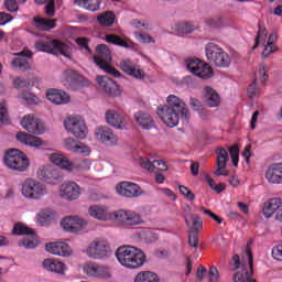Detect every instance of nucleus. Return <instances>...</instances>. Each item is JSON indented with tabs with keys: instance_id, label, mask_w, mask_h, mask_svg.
I'll return each instance as SVG.
<instances>
[{
	"instance_id": "2eb2a0df",
	"label": "nucleus",
	"mask_w": 282,
	"mask_h": 282,
	"mask_svg": "<svg viewBox=\"0 0 282 282\" xmlns=\"http://www.w3.org/2000/svg\"><path fill=\"white\" fill-rule=\"evenodd\" d=\"M216 155V170L214 174L216 175V177H220V175H224V177H228V175H230V171L226 170L228 160L230 158L228 155V151L224 148H217Z\"/></svg>"
},
{
	"instance_id": "0e129e2a",
	"label": "nucleus",
	"mask_w": 282,
	"mask_h": 282,
	"mask_svg": "<svg viewBox=\"0 0 282 282\" xmlns=\"http://www.w3.org/2000/svg\"><path fill=\"white\" fill-rule=\"evenodd\" d=\"M135 39L140 43H155V40H153L151 35L147 33H135Z\"/></svg>"
},
{
	"instance_id": "8fccbe9b",
	"label": "nucleus",
	"mask_w": 282,
	"mask_h": 282,
	"mask_svg": "<svg viewBox=\"0 0 282 282\" xmlns=\"http://www.w3.org/2000/svg\"><path fill=\"white\" fill-rule=\"evenodd\" d=\"M10 122V116L8 115V106L6 101L0 104V127L1 124H8Z\"/></svg>"
},
{
	"instance_id": "c9c22d12",
	"label": "nucleus",
	"mask_w": 282,
	"mask_h": 282,
	"mask_svg": "<svg viewBox=\"0 0 282 282\" xmlns=\"http://www.w3.org/2000/svg\"><path fill=\"white\" fill-rule=\"evenodd\" d=\"M205 100L208 105V107H219V104L221 102V98L219 97V94L212 87H205Z\"/></svg>"
},
{
	"instance_id": "72a5a7b5",
	"label": "nucleus",
	"mask_w": 282,
	"mask_h": 282,
	"mask_svg": "<svg viewBox=\"0 0 282 282\" xmlns=\"http://www.w3.org/2000/svg\"><path fill=\"white\" fill-rule=\"evenodd\" d=\"M135 122H138L139 127L142 129H153L155 127V122L153 121V118H151V115L140 111L134 115Z\"/></svg>"
},
{
	"instance_id": "69168bd1",
	"label": "nucleus",
	"mask_w": 282,
	"mask_h": 282,
	"mask_svg": "<svg viewBox=\"0 0 282 282\" xmlns=\"http://www.w3.org/2000/svg\"><path fill=\"white\" fill-rule=\"evenodd\" d=\"M278 50L279 48L276 47V45L267 42V45L264 46V50L262 52L263 58H268L270 54H274V52H276Z\"/></svg>"
},
{
	"instance_id": "680f3d73",
	"label": "nucleus",
	"mask_w": 282,
	"mask_h": 282,
	"mask_svg": "<svg viewBox=\"0 0 282 282\" xmlns=\"http://www.w3.org/2000/svg\"><path fill=\"white\" fill-rule=\"evenodd\" d=\"M199 210H202V213H204V215H207V217H210L212 219H214V221H216L217 224H223L224 223V219L221 217L217 216L210 209H206L204 206H202L199 208Z\"/></svg>"
},
{
	"instance_id": "412c9836",
	"label": "nucleus",
	"mask_w": 282,
	"mask_h": 282,
	"mask_svg": "<svg viewBox=\"0 0 282 282\" xmlns=\"http://www.w3.org/2000/svg\"><path fill=\"white\" fill-rule=\"evenodd\" d=\"M37 177L39 180H42V182H46V184H58L62 180L58 171L50 165L40 167L37 171Z\"/></svg>"
},
{
	"instance_id": "f257e3e1",
	"label": "nucleus",
	"mask_w": 282,
	"mask_h": 282,
	"mask_svg": "<svg viewBox=\"0 0 282 282\" xmlns=\"http://www.w3.org/2000/svg\"><path fill=\"white\" fill-rule=\"evenodd\" d=\"M158 116L164 124L172 129L180 124V118L184 122L191 120V111L186 107V102L175 95L167 96L166 105L158 108Z\"/></svg>"
},
{
	"instance_id": "09e8293b",
	"label": "nucleus",
	"mask_w": 282,
	"mask_h": 282,
	"mask_svg": "<svg viewBox=\"0 0 282 282\" xmlns=\"http://www.w3.org/2000/svg\"><path fill=\"white\" fill-rule=\"evenodd\" d=\"M141 239H144V241H147V243H153V241H158L159 237L155 234V231L145 229V230L141 231Z\"/></svg>"
},
{
	"instance_id": "6e6552de",
	"label": "nucleus",
	"mask_w": 282,
	"mask_h": 282,
	"mask_svg": "<svg viewBox=\"0 0 282 282\" xmlns=\"http://www.w3.org/2000/svg\"><path fill=\"white\" fill-rule=\"evenodd\" d=\"M22 195L26 199H42L47 195V188L41 182L29 178L22 184Z\"/></svg>"
},
{
	"instance_id": "58836bf2",
	"label": "nucleus",
	"mask_w": 282,
	"mask_h": 282,
	"mask_svg": "<svg viewBox=\"0 0 282 282\" xmlns=\"http://www.w3.org/2000/svg\"><path fill=\"white\" fill-rule=\"evenodd\" d=\"M36 234L30 235L31 237L23 238L19 240L18 246L20 248H26V250H32L39 246V239L35 237Z\"/></svg>"
},
{
	"instance_id": "4be33fe9",
	"label": "nucleus",
	"mask_w": 282,
	"mask_h": 282,
	"mask_svg": "<svg viewBox=\"0 0 282 282\" xmlns=\"http://www.w3.org/2000/svg\"><path fill=\"white\" fill-rule=\"evenodd\" d=\"M21 126L25 131H29V133H35L36 135H41V133L45 131V127L41 123V120L32 115L24 116Z\"/></svg>"
},
{
	"instance_id": "20e7f679",
	"label": "nucleus",
	"mask_w": 282,
	"mask_h": 282,
	"mask_svg": "<svg viewBox=\"0 0 282 282\" xmlns=\"http://www.w3.org/2000/svg\"><path fill=\"white\" fill-rule=\"evenodd\" d=\"M206 57L210 65L215 67H230V55L215 43H208L205 47Z\"/></svg>"
},
{
	"instance_id": "f3484780",
	"label": "nucleus",
	"mask_w": 282,
	"mask_h": 282,
	"mask_svg": "<svg viewBox=\"0 0 282 282\" xmlns=\"http://www.w3.org/2000/svg\"><path fill=\"white\" fill-rule=\"evenodd\" d=\"M63 85L66 89H70V91H78V89H83V76H79L76 70L67 69L64 72Z\"/></svg>"
},
{
	"instance_id": "49530a36",
	"label": "nucleus",
	"mask_w": 282,
	"mask_h": 282,
	"mask_svg": "<svg viewBox=\"0 0 282 282\" xmlns=\"http://www.w3.org/2000/svg\"><path fill=\"white\" fill-rule=\"evenodd\" d=\"M258 28L259 30H258V34L256 36V42H254V45L252 46V50H257V47H259L260 41H262V43H265V39H268V29L261 28V24H259Z\"/></svg>"
},
{
	"instance_id": "13d9d810",
	"label": "nucleus",
	"mask_w": 282,
	"mask_h": 282,
	"mask_svg": "<svg viewBox=\"0 0 282 282\" xmlns=\"http://www.w3.org/2000/svg\"><path fill=\"white\" fill-rule=\"evenodd\" d=\"M178 189H180L181 195L186 197V199H189V202H194L195 200V194L193 193V191H191V188H188V187H186L184 185H180Z\"/></svg>"
},
{
	"instance_id": "5fc2aeb1",
	"label": "nucleus",
	"mask_w": 282,
	"mask_h": 282,
	"mask_svg": "<svg viewBox=\"0 0 282 282\" xmlns=\"http://www.w3.org/2000/svg\"><path fill=\"white\" fill-rule=\"evenodd\" d=\"M156 171H169V165L163 160H154L152 162V173Z\"/></svg>"
},
{
	"instance_id": "393cba45",
	"label": "nucleus",
	"mask_w": 282,
	"mask_h": 282,
	"mask_svg": "<svg viewBox=\"0 0 282 282\" xmlns=\"http://www.w3.org/2000/svg\"><path fill=\"white\" fill-rule=\"evenodd\" d=\"M15 55L18 57L13 58V61L11 62V65L13 67L20 69L21 72H28V69H31L30 62L28 61V58H32V51L24 50L20 53H17Z\"/></svg>"
},
{
	"instance_id": "bb28decb",
	"label": "nucleus",
	"mask_w": 282,
	"mask_h": 282,
	"mask_svg": "<svg viewBox=\"0 0 282 282\" xmlns=\"http://www.w3.org/2000/svg\"><path fill=\"white\" fill-rule=\"evenodd\" d=\"M15 138L22 144L34 147L35 149H41V147H45L46 144L45 141H43L41 138L29 134L28 132H18Z\"/></svg>"
},
{
	"instance_id": "2f4dec72",
	"label": "nucleus",
	"mask_w": 282,
	"mask_h": 282,
	"mask_svg": "<svg viewBox=\"0 0 282 282\" xmlns=\"http://www.w3.org/2000/svg\"><path fill=\"white\" fill-rule=\"evenodd\" d=\"M281 206H282L281 198H271L264 203L262 213H263L264 217L270 219V217H272V215H274V213H276V210H279V208H281Z\"/></svg>"
},
{
	"instance_id": "37998d69",
	"label": "nucleus",
	"mask_w": 282,
	"mask_h": 282,
	"mask_svg": "<svg viewBox=\"0 0 282 282\" xmlns=\"http://www.w3.org/2000/svg\"><path fill=\"white\" fill-rule=\"evenodd\" d=\"M193 226L189 229V232H202L204 230V220H202V217L199 215L193 214L191 216Z\"/></svg>"
},
{
	"instance_id": "e433bc0d",
	"label": "nucleus",
	"mask_w": 282,
	"mask_h": 282,
	"mask_svg": "<svg viewBox=\"0 0 282 282\" xmlns=\"http://www.w3.org/2000/svg\"><path fill=\"white\" fill-rule=\"evenodd\" d=\"M106 122L115 129H122V117L116 110H108L106 112Z\"/></svg>"
},
{
	"instance_id": "f03ea898",
	"label": "nucleus",
	"mask_w": 282,
	"mask_h": 282,
	"mask_svg": "<svg viewBox=\"0 0 282 282\" xmlns=\"http://www.w3.org/2000/svg\"><path fill=\"white\" fill-rule=\"evenodd\" d=\"M115 254L119 263L129 270H138L147 261L144 252L133 246L119 247Z\"/></svg>"
},
{
	"instance_id": "a19ab883",
	"label": "nucleus",
	"mask_w": 282,
	"mask_h": 282,
	"mask_svg": "<svg viewBox=\"0 0 282 282\" xmlns=\"http://www.w3.org/2000/svg\"><path fill=\"white\" fill-rule=\"evenodd\" d=\"M134 282H160L158 274L151 271H144L137 274Z\"/></svg>"
},
{
	"instance_id": "39448f33",
	"label": "nucleus",
	"mask_w": 282,
	"mask_h": 282,
	"mask_svg": "<svg viewBox=\"0 0 282 282\" xmlns=\"http://www.w3.org/2000/svg\"><path fill=\"white\" fill-rule=\"evenodd\" d=\"M50 160L53 164L59 166V169H63L64 171H74L76 169L78 171H89V169H91V161L88 159L75 160L73 163L67 156H63V154H52Z\"/></svg>"
},
{
	"instance_id": "7c9ffc66",
	"label": "nucleus",
	"mask_w": 282,
	"mask_h": 282,
	"mask_svg": "<svg viewBox=\"0 0 282 282\" xmlns=\"http://www.w3.org/2000/svg\"><path fill=\"white\" fill-rule=\"evenodd\" d=\"M88 214L90 217H94V219H99V221H108V219L111 217V213H109L107 207L98 205L90 206Z\"/></svg>"
},
{
	"instance_id": "9d476101",
	"label": "nucleus",
	"mask_w": 282,
	"mask_h": 282,
	"mask_svg": "<svg viewBox=\"0 0 282 282\" xmlns=\"http://www.w3.org/2000/svg\"><path fill=\"white\" fill-rule=\"evenodd\" d=\"M64 127L68 133H72L77 140L87 138V126L79 117H69L64 121Z\"/></svg>"
},
{
	"instance_id": "5701e85b",
	"label": "nucleus",
	"mask_w": 282,
	"mask_h": 282,
	"mask_svg": "<svg viewBox=\"0 0 282 282\" xmlns=\"http://www.w3.org/2000/svg\"><path fill=\"white\" fill-rule=\"evenodd\" d=\"M97 83L100 89H102V91L108 96H112V98L120 96V88L118 87V84L108 76H97Z\"/></svg>"
},
{
	"instance_id": "1a4fd4ad",
	"label": "nucleus",
	"mask_w": 282,
	"mask_h": 282,
	"mask_svg": "<svg viewBox=\"0 0 282 282\" xmlns=\"http://www.w3.org/2000/svg\"><path fill=\"white\" fill-rule=\"evenodd\" d=\"M185 65L187 69L198 78H213V67L199 58H187Z\"/></svg>"
},
{
	"instance_id": "a18cd8bd",
	"label": "nucleus",
	"mask_w": 282,
	"mask_h": 282,
	"mask_svg": "<svg viewBox=\"0 0 282 282\" xmlns=\"http://www.w3.org/2000/svg\"><path fill=\"white\" fill-rule=\"evenodd\" d=\"M65 149L67 151H73L74 153H84L83 147L78 145L76 143V140L74 138H68L65 140Z\"/></svg>"
},
{
	"instance_id": "3c124183",
	"label": "nucleus",
	"mask_w": 282,
	"mask_h": 282,
	"mask_svg": "<svg viewBox=\"0 0 282 282\" xmlns=\"http://www.w3.org/2000/svg\"><path fill=\"white\" fill-rule=\"evenodd\" d=\"M44 13L48 19L55 17L56 14V2L54 0H48L44 7Z\"/></svg>"
},
{
	"instance_id": "423d86ee",
	"label": "nucleus",
	"mask_w": 282,
	"mask_h": 282,
	"mask_svg": "<svg viewBox=\"0 0 282 282\" xmlns=\"http://www.w3.org/2000/svg\"><path fill=\"white\" fill-rule=\"evenodd\" d=\"M4 164L12 171H19L20 173H23V171H28L30 161L28 160L25 153L17 149H11L4 154Z\"/></svg>"
},
{
	"instance_id": "bf43d9fd",
	"label": "nucleus",
	"mask_w": 282,
	"mask_h": 282,
	"mask_svg": "<svg viewBox=\"0 0 282 282\" xmlns=\"http://www.w3.org/2000/svg\"><path fill=\"white\" fill-rule=\"evenodd\" d=\"M138 164L141 166V169H145V171H149L152 173L153 171V162H150L148 158H139Z\"/></svg>"
},
{
	"instance_id": "b1692460",
	"label": "nucleus",
	"mask_w": 282,
	"mask_h": 282,
	"mask_svg": "<svg viewBox=\"0 0 282 282\" xmlns=\"http://www.w3.org/2000/svg\"><path fill=\"white\" fill-rule=\"evenodd\" d=\"M93 61L97 67H102L108 63H111V51L109 50V46H107V44L97 45Z\"/></svg>"
},
{
	"instance_id": "79ce46f5",
	"label": "nucleus",
	"mask_w": 282,
	"mask_h": 282,
	"mask_svg": "<svg viewBox=\"0 0 282 282\" xmlns=\"http://www.w3.org/2000/svg\"><path fill=\"white\" fill-rule=\"evenodd\" d=\"M106 43H110L111 45H118L119 47L129 48V43H127V41L122 40V37L116 34H107Z\"/></svg>"
},
{
	"instance_id": "864d4df0",
	"label": "nucleus",
	"mask_w": 282,
	"mask_h": 282,
	"mask_svg": "<svg viewBox=\"0 0 282 282\" xmlns=\"http://www.w3.org/2000/svg\"><path fill=\"white\" fill-rule=\"evenodd\" d=\"M13 85L15 87V89H32V84H30V80L21 78V77H17L13 80Z\"/></svg>"
},
{
	"instance_id": "4c0bfd02",
	"label": "nucleus",
	"mask_w": 282,
	"mask_h": 282,
	"mask_svg": "<svg viewBox=\"0 0 282 282\" xmlns=\"http://www.w3.org/2000/svg\"><path fill=\"white\" fill-rule=\"evenodd\" d=\"M74 4L90 12H98L100 10V0H74Z\"/></svg>"
},
{
	"instance_id": "c85d7f7f",
	"label": "nucleus",
	"mask_w": 282,
	"mask_h": 282,
	"mask_svg": "<svg viewBox=\"0 0 282 282\" xmlns=\"http://www.w3.org/2000/svg\"><path fill=\"white\" fill-rule=\"evenodd\" d=\"M265 177L270 184H282V163L271 164L265 172Z\"/></svg>"
},
{
	"instance_id": "6ab92c4d",
	"label": "nucleus",
	"mask_w": 282,
	"mask_h": 282,
	"mask_svg": "<svg viewBox=\"0 0 282 282\" xmlns=\"http://www.w3.org/2000/svg\"><path fill=\"white\" fill-rule=\"evenodd\" d=\"M95 135L97 140L106 147H116V144H118V135H116L113 130L108 127H99L96 130Z\"/></svg>"
},
{
	"instance_id": "338daca9",
	"label": "nucleus",
	"mask_w": 282,
	"mask_h": 282,
	"mask_svg": "<svg viewBox=\"0 0 282 282\" xmlns=\"http://www.w3.org/2000/svg\"><path fill=\"white\" fill-rule=\"evenodd\" d=\"M208 276H209V282H218L219 281V270H217L216 267H210Z\"/></svg>"
},
{
	"instance_id": "7ed1b4c3",
	"label": "nucleus",
	"mask_w": 282,
	"mask_h": 282,
	"mask_svg": "<svg viewBox=\"0 0 282 282\" xmlns=\"http://www.w3.org/2000/svg\"><path fill=\"white\" fill-rule=\"evenodd\" d=\"M35 50H37V52H46V54H61L62 56L69 58V45L61 40H37L35 42Z\"/></svg>"
},
{
	"instance_id": "de8ad7c7",
	"label": "nucleus",
	"mask_w": 282,
	"mask_h": 282,
	"mask_svg": "<svg viewBox=\"0 0 282 282\" xmlns=\"http://www.w3.org/2000/svg\"><path fill=\"white\" fill-rule=\"evenodd\" d=\"M268 72H270L268 66H265V64H260L256 78H259L260 83L262 84L268 83V79L270 78V76L268 75Z\"/></svg>"
},
{
	"instance_id": "6e6d98bb",
	"label": "nucleus",
	"mask_w": 282,
	"mask_h": 282,
	"mask_svg": "<svg viewBox=\"0 0 282 282\" xmlns=\"http://www.w3.org/2000/svg\"><path fill=\"white\" fill-rule=\"evenodd\" d=\"M106 74H110V76H115V78H120V70H118L116 67H113L111 64H104V66L100 67Z\"/></svg>"
},
{
	"instance_id": "9b49d317",
	"label": "nucleus",
	"mask_w": 282,
	"mask_h": 282,
	"mask_svg": "<svg viewBox=\"0 0 282 282\" xmlns=\"http://www.w3.org/2000/svg\"><path fill=\"white\" fill-rule=\"evenodd\" d=\"M84 274L93 279H111V268L96 262H87L84 268Z\"/></svg>"
},
{
	"instance_id": "f8f14e48",
	"label": "nucleus",
	"mask_w": 282,
	"mask_h": 282,
	"mask_svg": "<svg viewBox=\"0 0 282 282\" xmlns=\"http://www.w3.org/2000/svg\"><path fill=\"white\" fill-rule=\"evenodd\" d=\"M116 192L127 199H135L142 195V187L133 182L123 181L117 184Z\"/></svg>"
},
{
	"instance_id": "774afa93",
	"label": "nucleus",
	"mask_w": 282,
	"mask_h": 282,
	"mask_svg": "<svg viewBox=\"0 0 282 282\" xmlns=\"http://www.w3.org/2000/svg\"><path fill=\"white\" fill-rule=\"evenodd\" d=\"M272 257L275 261H282V245L273 247Z\"/></svg>"
},
{
	"instance_id": "ea45409f",
	"label": "nucleus",
	"mask_w": 282,
	"mask_h": 282,
	"mask_svg": "<svg viewBox=\"0 0 282 282\" xmlns=\"http://www.w3.org/2000/svg\"><path fill=\"white\" fill-rule=\"evenodd\" d=\"M12 234L17 236H30V235H35L34 229L28 227L23 223H15L12 229Z\"/></svg>"
},
{
	"instance_id": "c756f323",
	"label": "nucleus",
	"mask_w": 282,
	"mask_h": 282,
	"mask_svg": "<svg viewBox=\"0 0 282 282\" xmlns=\"http://www.w3.org/2000/svg\"><path fill=\"white\" fill-rule=\"evenodd\" d=\"M42 265L47 272H54L62 276L65 275V271L67 270V265L56 259H45Z\"/></svg>"
},
{
	"instance_id": "aec40b11",
	"label": "nucleus",
	"mask_w": 282,
	"mask_h": 282,
	"mask_svg": "<svg viewBox=\"0 0 282 282\" xmlns=\"http://www.w3.org/2000/svg\"><path fill=\"white\" fill-rule=\"evenodd\" d=\"M59 195L63 199L74 202L80 197V186L75 182H65L59 187Z\"/></svg>"
},
{
	"instance_id": "603ef678",
	"label": "nucleus",
	"mask_w": 282,
	"mask_h": 282,
	"mask_svg": "<svg viewBox=\"0 0 282 282\" xmlns=\"http://www.w3.org/2000/svg\"><path fill=\"white\" fill-rule=\"evenodd\" d=\"M28 0H18V3H25ZM4 8L8 12H18L19 4H17V0H4Z\"/></svg>"
},
{
	"instance_id": "dca6fc26",
	"label": "nucleus",
	"mask_w": 282,
	"mask_h": 282,
	"mask_svg": "<svg viewBox=\"0 0 282 282\" xmlns=\"http://www.w3.org/2000/svg\"><path fill=\"white\" fill-rule=\"evenodd\" d=\"M61 226L66 232H80L87 228V220L78 216H66L61 221Z\"/></svg>"
},
{
	"instance_id": "052dcab7",
	"label": "nucleus",
	"mask_w": 282,
	"mask_h": 282,
	"mask_svg": "<svg viewBox=\"0 0 282 282\" xmlns=\"http://www.w3.org/2000/svg\"><path fill=\"white\" fill-rule=\"evenodd\" d=\"M188 243L191 248H197L199 246V234L196 231H189Z\"/></svg>"
},
{
	"instance_id": "cd10ccee",
	"label": "nucleus",
	"mask_w": 282,
	"mask_h": 282,
	"mask_svg": "<svg viewBox=\"0 0 282 282\" xmlns=\"http://www.w3.org/2000/svg\"><path fill=\"white\" fill-rule=\"evenodd\" d=\"M46 98L53 105H67L69 102L70 97L67 93L63 91L62 89L51 88L46 93Z\"/></svg>"
},
{
	"instance_id": "ddd939ff",
	"label": "nucleus",
	"mask_w": 282,
	"mask_h": 282,
	"mask_svg": "<svg viewBox=\"0 0 282 282\" xmlns=\"http://www.w3.org/2000/svg\"><path fill=\"white\" fill-rule=\"evenodd\" d=\"M246 254L249 259L250 272L248 271V268H242L241 271L234 274L232 279L235 282H257V280L252 279V274H254V258L250 248L246 249Z\"/></svg>"
},
{
	"instance_id": "a878e982",
	"label": "nucleus",
	"mask_w": 282,
	"mask_h": 282,
	"mask_svg": "<svg viewBox=\"0 0 282 282\" xmlns=\"http://www.w3.org/2000/svg\"><path fill=\"white\" fill-rule=\"evenodd\" d=\"M45 250L57 257H69L72 254L69 245L65 242H50L45 246Z\"/></svg>"
},
{
	"instance_id": "c03bdc74",
	"label": "nucleus",
	"mask_w": 282,
	"mask_h": 282,
	"mask_svg": "<svg viewBox=\"0 0 282 282\" xmlns=\"http://www.w3.org/2000/svg\"><path fill=\"white\" fill-rule=\"evenodd\" d=\"M205 181L207 182L209 188H212V191H215V193L219 194L226 191V185H224L223 183L217 185V183H215V180H213L209 174H205Z\"/></svg>"
},
{
	"instance_id": "e2e57ef3",
	"label": "nucleus",
	"mask_w": 282,
	"mask_h": 282,
	"mask_svg": "<svg viewBox=\"0 0 282 282\" xmlns=\"http://www.w3.org/2000/svg\"><path fill=\"white\" fill-rule=\"evenodd\" d=\"M247 94L251 100L254 98V96L259 95V89L257 88V79H254L249 87L247 88Z\"/></svg>"
},
{
	"instance_id": "4468645a",
	"label": "nucleus",
	"mask_w": 282,
	"mask_h": 282,
	"mask_svg": "<svg viewBox=\"0 0 282 282\" xmlns=\"http://www.w3.org/2000/svg\"><path fill=\"white\" fill-rule=\"evenodd\" d=\"M115 219L124 226H140L142 224V216L133 210L119 209L115 212Z\"/></svg>"
},
{
	"instance_id": "473e14b6",
	"label": "nucleus",
	"mask_w": 282,
	"mask_h": 282,
	"mask_svg": "<svg viewBox=\"0 0 282 282\" xmlns=\"http://www.w3.org/2000/svg\"><path fill=\"white\" fill-rule=\"evenodd\" d=\"M33 23L36 30H42L43 32H50V30H54V28H56V20L47 18L34 17Z\"/></svg>"
},
{
	"instance_id": "a211bd4d",
	"label": "nucleus",
	"mask_w": 282,
	"mask_h": 282,
	"mask_svg": "<svg viewBox=\"0 0 282 282\" xmlns=\"http://www.w3.org/2000/svg\"><path fill=\"white\" fill-rule=\"evenodd\" d=\"M120 68L124 74L135 78L137 80H144L147 78V73L140 66L135 65L131 59H122L120 63Z\"/></svg>"
},
{
	"instance_id": "4d7b16f0",
	"label": "nucleus",
	"mask_w": 282,
	"mask_h": 282,
	"mask_svg": "<svg viewBox=\"0 0 282 282\" xmlns=\"http://www.w3.org/2000/svg\"><path fill=\"white\" fill-rule=\"evenodd\" d=\"M176 30H178L182 34H191L194 28L189 22H181L176 25Z\"/></svg>"
},
{
	"instance_id": "0eeeda50",
	"label": "nucleus",
	"mask_w": 282,
	"mask_h": 282,
	"mask_svg": "<svg viewBox=\"0 0 282 282\" xmlns=\"http://www.w3.org/2000/svg\"><path fill=\"white\" fill-rule=\"evenodd\" d=\"M86 254L89 259H96L98 261H107L113 254L111 247H109V242L102 239L93 240L87 249Z\"/></svg>"
},
{
	"instance_id": "f704fd0d",
	"label": "nucleus",
	"mask_w": 282,
	"mask_h": 282,
	"mask_svg": "<svg viewBox=\"0 0 282 282\" xmlns=\"http://www.w3.org/2000/svg\"><path fill=\"white\" fill-rule=\"evenodd\" d=\"M97 23L101 28H111L116 23V13L112 11H105L97 15Z\"/></svg>"
}]
</instances>
